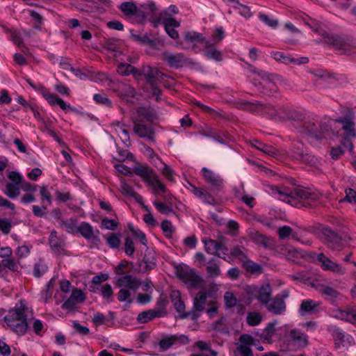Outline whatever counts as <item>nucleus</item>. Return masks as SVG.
Segmentation results:
<instances>
[{"label": "nucleus", "instance_id": "f257e3e1", "mask_svg": "<svg viewBox=\"0 0 356 356\" xmlns=\"http://www.w3.org/2000/svg\"><path fill=\"white\" fill-rule=\"evenodd\" d=\"M272 116L293 121L297 134L305 138L312 145H317L323 139L334 140L337 136L332 129L334 121L330 118L318 119L306 117L301 112L286 108H273Z\"/></svg>", "mask_w": 356, "mask_h": 356}, {"label": "nucleus", "instance_id": "f03ea898", "mask_svg": "<svg viewBox=\"0 0 356 356\" xmlns=\"http://www.w3.org/2000/svg\"><path fill=\"white\" fill-rule=\"evenodd\" d=\"M271 190L273 195H278L281 200L297 207H307L309 203L305 201L314 202L321 196L318 191L307 188L272 187Z\"/></svg>", "mask_w": 356, "mask_h": 356}, {"label": "nucleus", "instance_id": "7ed1b4c3", "mask_svg": "<svg viewBox=\"0 0 356 356\" xmlns=\"http://www.w3.org/2000/svg\"><path fill=\"white\" fill-rule=\"evenodd\" d=\"M28 308L20 302L13 309H10L4 317L7 325L18 335H24L28 330L27 314Z\"/></svg>", "mask_w": 356, "mask_h": 356}, {"label": "nucleus", "instance_id": "20e7f679", "mask_svg": "<svg viewBox=\"0 0 356 356\" xmlns=\"http://www.w3.org/2000/svg\"><path fill=\"white\" fill-rule=\"evenodd\" d=\"M314 31L323 37L324 42L343 51L345 54L350 55L351 50L356 49V40L350 35L330 33L321 28L315 29Z\"/></svg>", "mask_w": 356, "mask_h": 356}, {"label": "nucleus", "instance_id": "39448f33", "mask_svg": "<svg viewBox=\"0 0 356 356\" xmlns=\"http://www.w3.org/2000/svg\"><path fill=\"white\" fill-rule=\"evenodd\" d=\"M176 275L183 281L188 287L199 289L202 287L204 280L196 270L186 265H179L176 268Z\"/></svg>", "mask_w": 356, "mask_h": 356}, {"label": "nucleus", "instance_id": "423d86ee", "mask_svg": "<svg viewBox=\"0 0 356 356\" xmlns=\"http://www.w3.org/2000/svg\"><path fill=\"white\" fill-rule=\"evenodd\" d=\"M163 60L170 67L178 69L185 65H199V63L192 58H187L182 53L173 54L168 51L163 53Z\"/></svg>", "mask_w": 356, "mask_h": 356}, {"label": "nucleus", "instance_id": "0eeeda50", "mask_svg": "<svg viewBox=\"0 0 356 356\" xmlns=\"http://www.w3.org/2000/svg\"><path fill=\"white\" fill-rule=\"evenodd\" d=\"M209 297L206 291H199L193 299V306L188 314H184L182 317H190V319L196 321L200 317L201 313L205 309V305Z\"/></svg>", "mask_w": 356, "mask_h": 356}, {"label": "nucleus", "instance_id": "6e6552de", "mask_svg": "<svg viewBox=\"0 0 356 356\" xmlns=\"http://www.w3.org/2000/svg\"><path fill=\"white\" fill-rule=\"evenodd\" d=\"M157 11L156 3L152 1H148L140 6V8L136 9V13L134 15L132 20L137 24H144L147 22L148 15H155Z\"/></svg>", "mask_w": 356, "mask_h": 356}, {"label": "nucleus", "instance_id": "1a4fd4ad", "mask_svg": "<svg viewBox=\"0 0 356 356\" xmlns=\"http://www.w3.org/2000/svg\"><path fill=\"white\" fill-rule=\"evenodd\" d=\"M134 124V132L140 138H146L152 142H154V130L152 126L142 123V120L137 118L132 117Z\"/></svg>", "mask_w": 356, "mask_h": 356}, {"label": "nucleus", "instance_id": "9d476101", "mask_svg": "<svg viewBox=\"0 0 356 356\" xmlns=\"http://www.w3.org/2000/svg\"><path fill=\"white\" fill-rule=\"evenodd\" d=\"M76 233H79L86 240L91 241L95 245H99L100 243L99 231L94 229L92 226L87 222H81L78 226Z\"/></svg>", "mask_w": 356, "mask_h": 356}, {"label": "nucleus", "instance_id": "9b49d317", "mask_svg": "<svg viewBox=\"0 0 356 356\" xmlns=\"http://www.w3.org/2000/svg\"><path fill=\"white\" fill-rule=\"evenodd\" d=\"M322 234L325 243L332 250H339L341 247V237L337 232L332 230L330 227L326 226L322 229Z\"/></svg>", "mask_w": 356, "mask_h": 356}, {"label": "nucleus", "instance_id": "f8f14e48", "mask_svg": "<svg viewBox=\"0 0 356 356\" xmlns=\"http://www.w3.org/2000/svg\"><path fill=\"white\" fill-rule=\"evenodd\" d=\"M189 343V339L184 334H173L161 339L159 346L163 350H167L173 346L186 345Z\"/></svg>", "mask_w": 356, "mask_h": 356}, {"label": "nucleus", "instance_id": "ddd939ff", "mask_svg": "<svg viewBox=\"0 0 356 356\" xmlns=\"http://www.w3.org/2000/svg\"><path fill=\"white\" fill-rule=\"evenodd\" d=\"M237 107L241 109L247 110L250 111L252 113L258 114L260 112L265 111L266 110H270V114L273 112V106L269 104H261L258 101L255 102H248V101H241L237 103Z\"/></svg>", "mask_w": 356, "mask_h": 356}, {"label": "nucleus", "instance_id": "4468645a", "mask_svg": "<svg viewBox=\"0 0 356 356\" xmlns=\"http://www.w3.org/2000/svg\"><path fill=\"white\" fill-rule=\"evenodd\" d=\"M201 172L205 181L211 186L213 191H218L222 188L223 179L218 175L205 167L202 169Z\"/></svg>", "mask_w": 356, "mask_h": 356}, {"label": "nucleus", "instance_id": "2eb2a0df", "mask_svg": "<svg viewBox=\"0 0 356 356\" xmlns=\"http://www.w3.org/2000/svg\"><path fill=\"white\" fill-rule=\"evenodd\" d=\"M133 173L141 177L149 186L153 185V181L157 176L155 171L147 165L135 167Z\"/></svg>", "mask_w": 356, "mask_h": 356}, {"label": "nucleus", "instance_id": "dca6fc26", "mask_svg": "<svg viewBox=\"0 0 356 356\" xmlns=\"http://www.w3.org/2000/svg\"><path fill=\"white\" fill-rule=\"evenodd\" d=\"M354 113L350 108H346L343 116L340 117L336 122L342 124V128L344 131L348 133L349 135H353L355 124L353 122Z\"/></svg>", "mask_w": 356, "mask_h": 356}, {"label": "nucleus", "instance_id": "f3484780", "mask_svg": "<svg viewBox=\"0 0 356 356\" xmlns=\"http://www.w3.org/2000/svg\"><path fill=\"white\" fill-rule=\"evenodd\" d=\"M329 331L331 332L334 339L338 341L339 343L341 344L343 346H347L348 348L352 345L353 342V337L343 332L341 328L337 326H331L329 328Z\"/></svg>", "mask_w": 356, "mask_h": 356}, {"label": "nucleus", "instance_id": "a211bd4d", "mask_svg": "<svg viewBox=\"0 0 356 356\" xmlns=\"http://www.w3.org/2000/svg\"><path fill=\"white\" fill-rule=\"evenodd\" d=\"M109 86L114 91L118 92L121 97H134L136 94L135 89L133 87L120 81H114L109 79Z\"/></svg>", "mask_w": 356, "mask_h": 356}, {"label": "nucleus", "instance_id": "6ab92c4d", "mask_svg": "<svg viewBox=\"0 0 356 356\" xmlns=\"http://www.w3.org/2000/svg\"><path fill=\"white\" fill-rule=\"evenodd\" d=\"M317 259L322 264V268L325 270H330L341 275L345 273V268H343L339 264L333 262L332 260L325 257L323 253H320L317 256Z\"/></svg>", "mask_w": 356, "mask_h": 356}, {"label": "nucleus", "instance_id": "aec40b11", "mask_svg": "<svg viewBox=\"0 0 356 356\" xmlns=\"http://www.w3.org/2000/svg\"><path fill=\"white\" fill-rule=\"evenodd\" d=\"M264 306L268 312L275 315L283 314L286 308L284 300L276 296L270 298Z\"/></svg>", "mask_w": 356, "mask_h": 356}, {"label": "nucleus", "instance_id": "412c9836", "mask_svg": "<svg viewBox=\"0 0 356 356\" xmlns=\"http://www.w3.org/2000/svg\"><path fill=\"white\" fill-rule=\"evenodd\" d=\"M117 285L119 287H124L136 291L141 285V282L136 277H134L131 275H126L121 276L118 279Z\"/></svg>", "mask_w": 356, "mask_h": 356}, {"label": "nucleus", "instance_id": "4be33fe9", "mask_svg": "<svg viewBox=\"0 0 356 356\" xmlns=\"http://www.w3.org/2000/svg\"><path fill=\"white\" fill-rule=\"evenodd\" d=\"M160 71L152 67L151 66H144L138 73V76H143L145 79L147 85L154 83H160L159 79Z\"/></svg>", "mask_w": 356, "mask_h": 356}, {"label": "nucleus", "instance_id": "5701e85b", "mask_svg": "<svg viewBox=\"0 0 356 356\" xmlns=\"http://www.w3.org/2000/svg\"><path fill=\"white\" fill-rule=\"evenodd\" d=\"M166 314L167 312L164 310L149 309L140 313L138 315L137 321L140 323H147L156 317H163Z\"/></svg>", "mask_w": 356, "mask_h": 356}, {"label": "nucleus", "instance_id": "b1692460", "mask_svg": "<svg viewBox=\"0 0 356 356\" xmlns=\"http://www.w3.org/2000/svg\"><path fill=\"white\" fill-rule=\"evenodd\" d=\"M191 189V191L197 198L202 200L204 203L214 205L216 204V200L214 197L211 195L208 191L200 188H197L193 184H190Z\"/></svg>", "mask_w": 356, "mask_h": 356}, {"label": "nucleus", "instance_id": "393cba45", "mask_svg": "<svg viewBox=\"0 0 356 356\" xmlns=\"http://www.w3.org/2000/svg\"><path fill=\"white\" fill-rule=\"evenodd\" d=\"M303 144L300 142L293 143V151L294 152L293 157L296 159L300 160L305 163H311L314 160V157L307 154L303 149Z\"/></svg>", "mask_w": 356, "mask_h": 356}, {"label": "nucleus", "instance_id": "a878e982", "mask_svg": "<svg viewBox=\"0 0 356 356\" xmlns=\"http://www.w3.org/2000/svg\"><path fill=\"white\" fill-rule=\"evenodd\" d=\"M49 244L51 250L58 254H62L64 251L65 243L62 239L57 236V232L55 230L50 233Z\"/></svg>", "mask_w": 356, "mask_h": 356}, {"label": "nucleus", "instance_id": "bb28decb", "mask_svg": "<svg viewBox=\"0 0 356 356\" xmlns=\"http://www.w3.org/2000/svg\"><path fill=\"white\" fill-rule=\"evenodd\" d=\"M203 243L204 244V250L208 254L215 255L219 258L227 261V258L224 256H222L219 252L220 243H218V241L213 239H204Z\"/></svg>", "mask_w": 356, "mask_h": 356}, {"label": "nucleus", "instance_id": "cd10ccee", "mask_svg": "<svg viewBox=\"0 0 356 356\" xmlns=\"http://www.w3.org/2000/svg\"><path fill=\"white\" fill-rule=\"evenodd\" d=\"M320 305L319 302H316L312 299L303 300L300 305L299 313L301 316L306 314H312L318 312V308Z\"/></svg>", "mask_w": 356, "mask_h": 356}, {"label": "nucleus", "instance_id": "c85d7f7f", "mask_svg": "<svg viewBox=\"0 0 356 356\" xmlns=\"http://www.w3.org/2000/svg\"><path fill=\"white\" fill-rule=\"evenodd\" d=\"M136 113L147 122H153L158 119L156 111L151 106H139L136 108Z\"/></svg>", "mask_w": 356, "mask_h": 356}, {"label": "nucleus", "instance_id": "c756f323", "mask_svg": "<svg viewBox=\"0 0 356 356\" xmlns=\"http://www.w3.org/2000/svg\"><path fill=\"white\" fill-rule=\"evenodd\" d=\"M272 295V287L269 284H262L258 288L257 300L263 305L267 304Z\"/></svg>", "mask_w": 356, "mask_h": 356}, {"label": "nucleus", "instance_id": "7c9ffc66", "mask_svg": "<svg viewBox=\"0 0 356 356\" xmlns=\"http://www.w3.org/2000/svg\"><path fill=\"white\" fill-rule=\"evenodd\" d=\"M170 298L173 302V305L175 310L179 314V317L181 319L190 318V317H182L184 314H188V312H185V305L180 298V294L177 292H174L171 296Z\"/></svg>", "mask_w": 356, "mask_h": 356}, {"label": "nucleus", "instance_id": "2f4dec72", "mask_svg": "<svg viewBox=\"0 0 356 356\" xmlns=\"http://www.w3.org/2000/svg\"><path fill=\"white\" fill-rule=\"evenodd\" d=\"M120 45L121 40L117 38H108L102 43V47L107 51L115 52V56L121 54Z\"/></svg>", "mask_w": 356, "mask_h": 356}, {"label": "nucleus", "instance_id": "473e14b6", "mask_svg": "<svg viewBox=\"0 0 356 356\" xmlns=\"http://www.w3.org/2000/svg\"><path fill=\"white\" fill-rule=\"evenodd\" d=\"M60 226L65 232L69 234H75L77 232L78 225L76 218H69L65 220H61L60 222Z\"/></svg>", "mask_w": 356, "mask_h": 356}, {"label": "nucleus", "instance_id": "72a5a7b5", "mask_svg": "<svg viewBox=\"0 0 356 356\" xmlns=\"http://www.w3.org/2000/svg\"><path fill=\"white\" fill-rule=\"evenodd\" d=\"M184 40L188 43L196 44L204 43L207 41L202 33L195 31H187L184 33Z\"/></svg>", "mask_w": 356, "mask_h": 356}, {"label": "nucleus", "instance_id": "f704fd0d", "mask_svg": "<svg viewBox=\"0 0 356 356\" xmlns=\"http://www.w3.org/2000/svg\"><path fill=\"white\" fill-rule=\"evenodd\" d=\"M290 337L295 342L300 346H305L308 343V336L299 330H291Z\"/></svg>", "mask_w": 356, "mask_h": 356}, {"label": "nucleus", "instance_id": "c9c22d12", "mask_svg": "<svg viewBox=\"0 0 356 356\" xmlns=\"http://www.w3.org/2000/svg\"><path fill=\"white\" fill-rule=\"evenodd\" d=\"M130 33L131 38L139 44H146L150 46H154L156 44L154 40L150 39L147 33L140 35V33H136L134 30H131Z\"/></svg>", "mask_w": 356, "mask_h": 356}, {"label": "nucleus", "instance_id": "e433bc0d", "mask_svg": "<svg viewBox=\"0 0 356 356\" xmlns=\"http://www.w3.org/2000/svg\"><path fill=\"white\" fill-rule=\"evenodd\" d=\"M243 267L250 274L259 275L263 271V268L260 264L250 259L243 261Z\"/></svg>", "mask_w": 356, "mask_h": 356}, {"label": "nucleus", "instance_id": "4c0bfd02", "mask_svg": "<svg viewBox=\"0 0 356 356\" xmlns=\"http://www.w3.org/2000/svg\"><path fill=\"white\" fill-rule=\"evenodd\" d=\"M119 8L124 14L125 16L129 18H132L134 15L136 13V9L138 7L133 2L126 1L122 3Z\"/></svg>", "mask_w": 356, "mask_h": 356}, {"label": "nucleus", "instance_id": "58836bf2", "mask_svg": "<svg viewBox=\"0 0 356 356\" xmlns=\"http://www.w3.org/2000/svg\"><path fill=\"white\" fill-rule=\"evenodd\" d=\"M216 259L212 258L209 261V265L207 266V272L210 277H216L220 275L221 271Z\"/></svg>", "mask_w": 356, "mask_h": 356}, {"label": "nucleus", "instance_id": "ea45409f", "mask_svg": "<svg viewBox=\"0 0 356 356\" xmlns=\"http://www.w3.org/2000/svg\"><path fill=\"white\" fill-rule=\"evenodd\" d=\"M225 37L224 30L222 27L216 29L213 35H212L211 41L207 40L205 42V47H210L214 44L220 42Z\"/></svg>", "mask_w": 356, "mask_h": 356}, {"label": "nucleus", "instance_id": "a19ab883", "mask_svg": "<svg viewBox=\"0 0 356 356\" xmlns=\"http://www.w3.org/2000/svg\"><path fill=\"white\" fill-rule=\"evenodd\" d=\"M207 48L208 49L206 51H204V54L208 59L213 60L218 62L221 61L222 60V51L213 47V46Z\"/></svg>", "mask_w": 356, "mask_h": 356}, {"label": "nucleus", "instance_id": "79ce46f5", "mask_svg": "<svg viewBox=\"0 0 356 356\" xmlns=\"http://www.w3.org/2000/svg\"><path fill=\"white\" fill-rule=\"evenodd\" d=\"M4 194L10 199H15L20 195V188L18 185L8 183L6 185Z\"/></svg>", "mask_w": 356, "mask_h": 356}, {"label": "nucleus", "instance_id": "37998d69", "mask_svg": "<svg viewBox=\"0 0 356 356\" xmlns=\"http://www.w3.org/2000/svg\"><path fill=\"white\" fill-rule=\"evenodd\" d=\"M254 142L255 144H254L253 146L257 149L270 156H274L276 154V149L272 145L263 143L257 140H255Z\"/></svg>", "mask_w": 356, "mask_h": 356}, {"label": "nucleus", "instance_id": "c03bdc74", "mask_svg": "<svg viewBox=\"0 0 356 356\" xmlns=\"http://www.w3.org/2000/svg\"><path fill=\"white\" fill-rule=\"evenodd\" d=\"M262 321V316L259 312H250L246 316L247 324L250 326H257Z\"/></svg>", "mask_w": 356, "mask_h": 356}, {"label": "nucleus", "instance_id": "a18cd8bd", "mask_svg": "<svg viewBox=\"0 0 356 356\" xmlns=\"http://www.w3.org/2000/svg\"><path fill=\"white\" fill-rule=\"evenodd\" d=\"M104 238L106 239L108 245L111 248H118L121 244V240L120 237L114 233H109L106 235H104Z\"/></svg>", "mask_w": 356, "mask_h": 356}, {"label": "nucleus", "instance_id": "49530a36", "mask_svg": "<svg viewBox=\"0 0 356 356\" xmlns=\"http://www.w3.org/2000/svg\"><path fill=\"white\" fill-rule=\"evenodd\" d=\"M154 206L161 214L168 215L170 213H175L172 207L168 205L164 202L155 200L153 202Z\"/></svg>", "mask_w": 356, "mask_h": 356}, {"label": "nucleus", "instance_id": "de8ad7c7", "mask_svg": "<svg viewBox=\"0 0 356 356\" xmlns=\"http://www.w3.org/2000/svg\"><path fill=\"white\" fill-rule=\"evenodd\" d=\"M151 187H152L154 193L156 195H161L162 194L167 193V188L160 181L159 179L158 175L156 176V178L154 179L153 181V185H149Z\"/></svg>", "mask_w": 356, "mask_h": 356}, {"label": "nucleus", "instance_id": "09e8293b", "mask_svg": "<svg viewBox=\"0 0 356 356\" xmlns=\"http://www.w3.org/2000/svg\"><path fill=\"white\" fill-rule=\"evenodd\" d=\"M47 270V266L42 260H39L33 266V275L35 277H40Z\"/></svg>", "mask_w": 356, "mask_h": 356}, {"label": "nucleus", "instance_id": "8fccbe9b", "mask_svg": "<svg viewBox=\"0 0 356 356\" xmlns=\"http://www.w3.org/2000/svg\"><path fill=\"white\" fill-rule=\"evenodd\" d=\"M272 57L280 62L284 64L293 63V57L289 55H285L281 51H273L271 52Z\"/></svg>", "mask_w": 356, "mask_h": 356}, {"label": "nucleus", "instance_id": "3c124183", "mask_svg": "<svg viewBox=\"0 0 356 356\" xmlns=\"http://www.w3.org/2000/svg\"><path fill=\"white\" fill-rule=\"evenodd\" d=\"M19 264V261L16 262L14 259L9 257L6 259H3L1 261L2 266L8 269L12 272H17L18 271V264Z\"/></svg>", "mask_w": 356, "mask_h": 356}, {"label": "nucleus", "instance_id": "603ef678", "mask_svg": "<svg viewBox=\"0 0 356 356\" xmlns=\"http://www.w3.org/2000/svg\"><path fill=\"white\" fill-rule=\"evenodd\" d=\"M129 229L133 236L139 239L142 245L147 246V241L145 234L143 232L139 229H136L132 225H129Z\"/></svg>", "mask_w": 356, "mask_h": 356}, {"label": "nucleus", "instance_id": "864d4df0", "mask_svg": "<svg viewBox=\"0 0 356 356\" xmlns=\"http://www.w3.org/2000/svg\"><path fill=\"white\" fill-rule=\"evenodd\" d=\"M339 318L349 323H354L356 321V310L351 309L348 311L340 312Z\"/></svg>", "mask_w": 356, "mask_h": 356}, {"label": "nucleus", "instance_id": "5fc2aeb1", "mask_svg": "<svg viewBox=\"0 0 356 356\" xmlns=\"http://www.w3.org/2000/svg\"><path fill=\"white\" fill-rule=\"evenodd\" d=\"M129 290L130 289L122 287L118 293V300L120 302L126 301L127 304H131L133 302V300L130 298L131 294Z\"/></svg>", "mask_w": 356, "mask_h": 356}, {"label": "nucleus", "instance_id": "6e6d98bb", "mask_svg": "<svg viewBox=\"0 0 356 356\" xmlns=\"http://www.w3.org/2000/svg\"><path fill=\"white\" fill-rule=\"evenodd\" d=\"M230 257L229 258H236L241 261L246 259L247 256L243 251V250L238 246H234L230 249Z\"/></svg>", "mask_w": 356, "mask_h": 356}, {"label": "nucleus", "instance_id": "4d7b16f0", "mask_svg": "<svg viewBox=\"0 0 356 356\" xmlns=\"http://www.w3.org/2000/svg\"><path fill=\"white\" fill-rule=\"evenodd\" d=\"M234 8L238 10L239 13L245 18H250L252 16L250 8L248 6L241 4L239 1L234 6Z\"/></svg>", "mask_w": 356, "mask_h": 356}, {"label": "nucleus", "instance_id": "13d9d810", "mask_svg": "<svg viewBox=\"0 0 356 356\" xmlns=\"http://www.w3.org/2000/svg\"><path fill=\"white\" fill-rule=\"evenodd\" d=\"M143 149H144V151H143L144 154L151 161H154V159H156L158 161H160L161 163H163V161L161 160L159 156L156 154V153L154 152V149L152 147H150L149 146H148V145H147L145 144H143Z\"/></svg>", "mask_w": 356, "mask_h": 356}, {"label": "nucleus", "instance_id": "bf43d9fd", "mask_svg": "<svg viewBox=\"0 0 356 356\" xmlns=\"http://www.w3.org/2000/svg\"><path fill=\"white\" fill-rule=\"evenodd\" d=\"M309 72L316 77L324 81H328L332 78L330 74L321 69L313 70Z\"/></svg>", "mask_w": 356, "mask_h": 356}, {"label": "nucleus", "instance_id": "052dcab7", "mask_svg": "<svg viewBox=\"0 0 356 356\" xmlns=\"http://www.w3.org/2000/svg\"><path fill=\"white\" fill-rule=\"evenodd\" d=\"M143 262L145 264V270H150L156 267L155 258L154 256H149L147 253L143 259Z\"/></svg>", "mask_w": 356, "mask_h": 356}, {"label": "nucleus", "instance_id": "680f3d73", "mask_svg": "<svg viewBox=\"0 0 356 356\" xmlns=\"http://www.w3.org/2000/svg\"><path fill=\"white\" fill-rule=\"evenodd\" d=\"M159 83L148 84L145 88V91L151 94L152 96H158L161 95V90L158 86Z\"/></svg>", "mask_w": 356, "mask_h": 356}, {"label": "nucleus", "instance_id": "e2e57ef3", "mask_svg": "<svg viewBox=\"0 0 356 356\" xmlns=\"http://www.w3.org/2000/svg\"><path fill=\"white\" fill-rule=\"evenodd\" d=\"M224 300L227 307H234L236 306L237 300L232 292L227 291L224 295Z\"/></svg>", "mask_w": 356, "mask_h": 356}, {"label": "nucleus", "instance_id": "0e129e2a", "mask_svg": "<svg viewBox=\"0 0 356 356\" xmlns=\"http://www.w3.org/2000/svg\"><path fill=\"white\" fill-rule=\"evenodd\" d=\"M36 90L40 92L44 98L50 104L51 102H53L54 98H55V94L49 93L48 90L41 84L38 85V88Z\"/></svg>", "mask_w": 356, "mask_h": 356}, {"label": "nucleus", "instance_id": "69168bd1", "mask_svg": "<svg viewBox=\"0 0 356 356\" xmlns=\"http://www.w3.org/2000/svg\"><path fill=\"white\" fill-rule=\"evenodd\" d=\"M124 252L128 256H132L135 252L134 241L129 237L125 238Z\"/></svg>", "mask_w": 356, "mask_h": 356}, {"label": "nucleus", "instance_id": "338daca9", "mask_svg": "<svg viewBox=\"0 0 356 356\" xmlns=\"http://www.w3.org/2000/svg\"><path fill=\"white\" fill-rule=\"evenodd\" d=\"M12 228L10 221L7 218H0V231L4 234L10 233Z\"/></svg>", "mask_w": 356, "mask_h": 356}, {"label": "nucleus", "instance_id": "774afa93", "mask_svg": "<svg viewBox=\"0 0 356 356\" xmlns=\"http://www.w3.org/2000/svg\"><path fill=\"white\" fill-rule=\"evenodd\" d=\"M259 18L264 24L272 28H275L278 24V21L277 19H270L268 15L266 14H260L259 15Z\"/></svg>", "mask_w": 356, "mask_h": 356}]
</instances>
